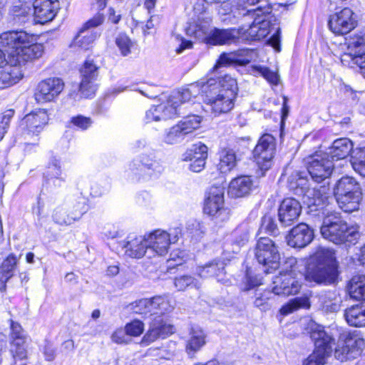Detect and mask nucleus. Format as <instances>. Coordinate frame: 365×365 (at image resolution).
<instances>
[{"label":"nucleus","instance_id":"obj_8","mask_svg":"<svg viewBox=\"0 0 365 365\" xmlns=\"http://www.w3.org/2000/svg\"><path fill=\"white\" fill-rule=\"evenodd\" d=\"M255 255L265 273H271L279 267L281 256L278 245L269 237H260L256 244Z\"/></svg>","mask_w":365,"mask_h":365},{"label":"nucleus","instance_id":"obj_2","mask_svg":"<svg viewBox=\"0 0 365 365\" xmlns=\"http://www.w3.org/2000/svg\"><path fill=\"white\" fill-rule=\"evenodd\" d=\"M246 6L242 9V15L257 16L248 29L241 27L237 34L245 40L259 41L265 38L270 32L271 23L261 19L260 14L267 15L272 12V6L267 0H247Z\"/></svg>","mask_w":365,"mask_h":365},{"label":"nucleus","instance_id":"obj_15","mask_svg":"<svg viewBox=\"0 0 365 365\" xmlns=\"http://www.w3.org/2000/svg\"><path fill=\"white\" fill-rule=\"evenodd\" d=\"M63 81L57 77L48 78L40 81L34 93L36 101L39 103L54 101L63 91Z\"/></svg>","mask_w":365,"mask_h":365},{"label":"nucleus","instance_id":"obj_49","mask_svg":"<svg viewBox=\"0 0 365 365\" xmlns=\"http://www.w3.org/2000/svg\"><path fill=\"white\" fill-rule=\"evenodd\" d=\"M174 285L178 291H185L187 287L199 289V281L190 275H180L174 279Z\"/></svg>","mask_w":365,"mask_h":365},{"label":"nucleus","instance_id":"obj_60","mask_svg":"<svg viewBox=\"0 0 365 365\" xmlns=\"http://www.w3.org/2000/svg\"><path fill=\"white\" fill-rule=\"evenodd\" d=\"M257 71L270 83L273 85H277L279 83V76L277 72H274L268 68L262 66L257 67Z\"/></svg>","mask_w":365,"mask_h":365},{"label":"nucleus","instance_id":"obj_48","mask_svg":"<svg viewBox=\"0 0 365 365\" xmlns=\"http://www.w3.org/2000/svg\"><path fill=\"white\" fill-rule=\"evenodd\" d=\"M217 84L219 85L220 92L228 96V93H232V96L236 98L237 92V84L236 80L230 75H225L219 81L215 79Z\"/></svg>","mask_w":365,"mask_h":365},{"label":"nucleus","instance_id":"obj_36","mask_svg":"<svg viewBox=\"0 0 365 365\" xmlns=\"http://www.w3.org/2000/svg\"><path fill=\"white\" fill-rule=\"evenodd\" d=\"M350 297L355 300H365V274L354 276L347 285Z\"/></svg>","mask_w":365,"mask_h":365},{"label":"nucleus","instance_id":"obj_7","mask_svg":"<svg viewBox=\"0 0 365 365\" xmlns=\"http://www.w3.org/2000/svg\"><path fill=\"white\" fill-rule=\"evenodd\" d=\"M219 88V85L214 78H210L206 83H202L203 101L210 106L212 113L216 115L230 111L234 107L235 99L232 93H228L227 96L220 92Z\"/></svg>","mask_w":365,"mask_h":365},{"label":"nucleus","instance_id":"obj_13","mask_svg":"<svg viewBox=\"0 0 365 365\" xmlns=\"http://www.w3.org/2000/svg\"><path fill=\"white\" fill-rule=\"evenodd\" d=\"M302 282L292 270L280 272L274 277L272 290L277 295H294L299 293Z\"/></svg>","mask_w":365,"mask_h":365},{"label":"nucleus","instance_id":"obj_35","mask_svg":"<svg viewBox=\"0 0 365 365\" xmlns=\"http://www.w3.org/2000/svg\"><path fill=\"white\" fill-rule=\"evenodd\" d=\"M19 65L12 66L0 71V88L11 86L18 83L24 76Z\"/></svg>","mask_w":365,"mask_h":365},{"label":"nucleus","instance_id":"obj_4","mask_svg":"<svg viewBox=\"0 0 365 365\" xmlns=\"http://www.w3.org/2000/svg\"><path fill=\"white\" fill-rule=\"evenodd\" d=\"M317 265L308 270L306 278L317 284H330L336 281L338 265L334 251L320 247L315 253Z\"/></svg>","mask_w":365,"mask_h":365},{"label":"nucleus","instance_id":"obj_31","mask_svg":"<svg viewBox=\"0 0 365 365\" xmlns=\"http://www.w3.org/2000/svg\"><path fill=\"white\" fill-rule=\"evenodd\" d=\"M252 186L253 181L250 176H239L230 182L228 193L232 197H242L250 193Z\"/></svg>","mask_w":365,"mask_h":365},{"label":"nucleus","instance_id":"obj_47","mask_svg":"<svg viewBox=\"0 0 365 365\" xmlns=\"http://www.w3.org/2000/svg\"><path fill=\"white\" fill-rule=\"evenodd\" d=\"M97 38V34L92 31L81 29L73 41V46L87 50Z\"/></svg>","mask_w":365,"mask_h":365},{"label":"nucleus","instance_id":"obj_55","mask_svg":"<svg viewBox=\"0 0 365 365\" xmlns=\"http://www.w3.org/2000/svg\"><path fill=\"white\" fill-rule=\"evenodd\" d=\"M260 230L272 235H276L278 233L277 225L270 215H264L262 217Z\"/></svg>","mask_w":365,"mask_h":365},{"label":"nucleus","instance_id":"obj_52","mask_svg":"<svg viewBox=\"0 0 365 365\" xmlns=\"http://www.w3.org/2000/svg\"><path fill=\"white\" fill-rule=\"evenodd\" d=\"M11 353L14 359H24L27 356L26 338H18L12 340Z\"/></svg>","mask_w":365,"mask_h":365},{"label":"nucleus","instance_id":"obj_23","mask_svg":"<svg viewBox=\"0 0 365 365\" xmlns=\"http://www.w3.org/2000/svg\"><path fill=\"white\" fill-rule=\"evenodd\" d=\"M58 9V0H35L33 3V11L36 22L43 24L53 20Z\"/></svg>","mask_w":365,"mask_h":365},{"label":"nucleus","instance_id":"obj_22","mask_svg":"<svg viewBox=\"0 0 365 365\" xmlns=\"http://www.w3.org/2000/svg\"><path fill=\"white\" fill-rule=\"evenodd\" d=\"M148 257H151L154 254L158 255H165L171 243L170 235L160 230H155L146 237Z\"/></svg>","mask_w":365,"mask_h":365},{"label":"nucleus","instance_id":"obj_38","mask_svg":"<svg viewBox=\"0 0 365 365\" xmlns=\"http://www.w3.org/2000/svg\"><path fill=\"white\" fill-rule=\"evenodd\" d=\"M310 306L309 296L306 294L289 300L281 307L279 312L282 315L287 316L299 309H308Z\"/></svg>","mask_w":365,"mask_h":365},{"label":"nucleus","instance_id":"obj_63","mask_svg":"<svg viewBox=\"0 0 365 365\" xmlns=\"http://www.w3.org/2000/svg\"><path fill=\"white\" fill-rule=\"evenodd\" d=\"M233 235L235 237L234 242L237 245V250H233V252H237L240 247L245 245L246 242L248 240V233L247 232H240L239 230H236Z\"/></svg>","mask_w":365,"mask_h":365},{"label":"nucleus","instance_id":"obj_42","mask_svg":"<svg viewBox=\"0 0 365 365\" xmlns=\"http://www.w3.org/2000/svg\"><path fill=\"white\" fill-rule=\"evenodd\" d=\"M18 259L14 254L9 255L2 262L0 267V281L6 283L12 277L14 270L17 264Z\"/></svg>","mask_w":365,"mask_h":365},{"label":"nucleus","instance_id":"obj_56","mask_svg":"<svg viewBox=\"0 0 365 365\" xmlns=\"http://www.w3.org/2000/svg\"><path fill=\"white\" fill-rule=\"evenodd\" d=\"M272 292L265 290L262 292L257 294L254 304L256 307L259 308L261 310L266 311L270 309L268 301L271 299Z\"/></svg>","mask_w":365,"mask_h":365},{"label":"nucleus","instance_id":"obj_20","mask_svg":"<svg viewBox=\"0 0 365 365\" xmlns=\"http://www.w3.org/2000/svg\"><path fill=\"white\" fill-rule=\"evenodd\" d=\"M174 332L173 326L167 324L160 317H155L150 324L149 328L143 336L140 344L147 346L158 339H163Z\"/></svg>","mask_w":365,"mask_h":365},{"label":"nucleus","instance_id":"obj_44","mask_svg":"<svg viewBox=\"0 0 365 365\" xmlns=\"http://www.w3.org/2000/svg\"><path fill=\"white\" fill-rule=\"evenodd\" d=\"M202 121L201 117L197 115H188L178 124L185 137L200 128Z\"/></svg>","mask_w":365,"mask_h":365},{"label":"nucleus","instance_id":"obj_43","mask_svg":"<svg viewBox=\"0 0 365 365\" xmlns=\"http://www.w3.org/2000/svg\"><path fill=\"white\" fill-rule=\"evenodd\" d=\"M350 163L353 169L365 177V148H356L351 153Z\"/></svg>","mask_w":365,"mask_h":365},{"label":"nucleus","instance_id":"obj_16","mask_svg":"<svg viewBox=\"0 0 365 365\" xmlns=\"http://www.w3.org/2000/svg\"><path fill=\"white\" fill-rule=\"evenodd\" d=\"M85 212V200L76 203L69 202L57 207L53 211V218L57 224L68 225L80 219Z\"/></svg>","mask_w":365,"mask_h":365},{"label":"nucleus","instance_id":"obj_34","mask_svg":"<svg viewBox=\"0 0 365 365\" xmlns=\"http://www.w3.org/2000/svg\"><path fill=\"white\" fill-rule=\"evenodd\" d=\"M347 323L352 327H365V304H360L347 308L344 312Z\"/></svg>","mask_w":365,"mask_h":365},{"label":"nucleus","instance_id":"obj_61","mask_svg":"<svg viewBox=\"0 0 365 365\" xmlns=\"http://www.w3.org/2000/svg\"><path fill=\"white\" fill-rule=\"evenodd\" d=\"M71 123L76 127L85 130L91 126L92 121L90 118L78 115L72 118Z\"/></svg>","mask_w":365,"mask_h":365},{"label":"nucleus","instance_id":"obj_27","mask_svg":"<svg viewBox=\"0 0 365 365\" xmlns=\"http://www.w3.org/2000/svg\"><path fill=\"white\" fill-rule=\"evenodd\" d=\"M211 21L210 16L205 13V9L202 7V11L197 20L193 24H190L187 28V34L207 43L210 34L212 31L210 29Z\"/></svg>","mask_w":365,"mask_h":365},{"label":"nucleus","instance_id":"obj_33","mask_svg":"<svg viewBox=\"0 0 365 365\" xmlns=\"http://www.w3.org/2000/svg\"><path fill=\"white\" fill-rule=\"evenodd\" d=\"M190 337L187 341L186 351L191 357L206 344L205 334L200 327H192L190 332Z\"/></svg>","mask_w":365,"mask_h":365},{"label":"nucleus","instance_id":"obj_59","mask_svg":"<svg viewBox=\"0 0 365 365\" xmlns=\"http://www.w3.org/2000/svg\"><path fill=\"white\" fill-rule=\"evenodd\" d=\"M125 330L128 335L138 336L143 332L144 324L140 320H133L126 324Z\"/></svg>","mask_w":365,"mask_h":365},{"label":"nucleus","instance_id":"obj_19","mask_svg":"<svg viewBox=\"0 0 365 365\" xmlns=\"http://www.w3.org/2000/svg\"><path fill=\"white\" fill-rule=\"evenodd\" d=\"M202 93V83H192L187 88H182L180 91L173 93L169 98L170 101L177 110H180L178 115L183 113L182 110L190 105H194L195 99L197 96Z\"/></svg>","mask_w":365,"mask_h":365},{"label":"nucleus","instance_id":"obj_6","mask_svg":"<svg viewBox=\"0 0 365 365\" xmlns=\"http://www.w3.org/2000/svg\"><path fill=\"white\" fill-rule=\"evenodd\" d=\"M310 337L314 341L315 349L309 357L304 360L303 365H320L325 362L332 352L334 339L329 336L324 328L312 323Z\"/></svg>","mask_w":365,"mask_h":365},{"label":"nucleus","instance_id":"obj_26","mask_svg":"<svg viewBox=\"0 0 365 365\" xmlns=\"http://www.w3.org/2000/svg\"><path fill=\"white\" fill-rule=\"evenodd\" d=\"M313 237V230L307 224L300 223L290 230L287 240L290 247L302 248L308 245Z\"/></svg>","mask_w":365,"mask_h":365},{"label":"nucleus","instance_id":"obj_64","mask_svg":"<svg viewBox=\"0 0 365 365\" xmlns=\"http://www.w3.org/2000/svg\"><path fill=\"white\" fill-rule=\"evenodd\" d=\"M175 38L180 43L179 46L176 48L177 53H182L185 49H190L192 48V41L185 40L179 35H176Z\"/></svg>","mask_w":365,"mask_h":365},{"label":"nucleus","instance_id":"obj_10","mask_svg":"<svg viewBox=\"0 0 365 365\" xmlns=\"http://www.w3.org/2000/svg\"><path fill=\"white\" fill-rule=\"evenodd\" d=\"M128 171L133 181L147 182L160 173V166L149 156L141 155L129 163Z\"/></svg>","mask_w":365,"mask_h":365},{"label":"nucleus","instance_id":"obj_62","mask_svg":"<svg viewBox=\"0 0 365 365\" xmlns=\"http://www.w3.org/2000/svg\"><path fill=\"white\" fill-rule=\"evenodd\" d=\"M103 16L101 14H97L92 19L88 20L83 26L81 29L87 31L91 28H95L101 25L103 22Z\"/></svg>","mask_w":365,"mask_h":365},{"label":"nucleus","instance_id":"obj_46","mask_svg":"<svg viewBox=\"0 0 365 365\" xmlns=\"http://www.w3.org/2000/svg\"><path fill=\"white\" fill-rule=\"evenodd\" d=\"M152 300L153 314H163L174 309L172 301L167 296H156Z\"/></svg>","mask_w":365,"mask_h":365},{"label":"nucleus","instance_id":"obj_18","mask_svg":"<svg viewBox=\"0 0 365 365\" xmlns=\"http://www.w3.org/2000/svg\"><path fill=\"white\" fill-rule=\"evenodd\" d=\"M98 68L94 60L88 58L85 61L80 69L81 81L79 91L84 98H90L95 93L96 88L93 82L98 76Z\"/></svg>","mask_w":365,"mask_h":365},{"label":"nucleus","instance_id":"obj_24","mask_svg":"<svg viewBox=\"0 0 365 365\" xmlns=\"http://www.w3.org/2000/svg\"><path fill=\"white\" fill-rule=\"evenodd\" d=\"M302 206L298 200L292 197L285 198L278 209L279 220L284 226H290L299 217Z\"/></svg>","mask_w":365,"mask_h":365},{"label":"nucleus","instance_id":"obj_28","mask_svg":"<svg viewBox=\"0 0 365 365\" xmlns=\"http://www.w3.org/2000/svg\"><path fill=\"white\" fill-rule=\"evenodd\" d=\"M123 247L125 255L132 258L139 259L145 255L148 257L146 236L130 235Z\"/></svg>","mask_w":365,"mask_h":365},{"label":"nucleus","instance_id":"obj_51","mask_svg":"<svg viewBox=\"0 0 365 365\" xmlns=\"http://www.w3.org/2000/svg\"><path fill=\"white\" fill-rule=\"evenodd\" d=\"M130 309L139 314H153L152 298L137 300L130 304Z\"/></svg>","mask_w":365,"mask_h":365},{"label":"nucleus","instance_id":"obj_9","mask_svg":"<svg viewBox=\"0 0 365 365\" xmlns=\"http://www.w3.org/2000/svg\"><path fill=\"white\" fill-rule=\"evenodd\" d=\"M203 210L216 222H222L230 218V210L225 207L224 189L222 187L212 186L210 188Z\"/></svg>","mask_w":365,"mask_h":365},{"label":"nucleus","instance_id":"obj_11","mask_svg":"<svg viewBox=\"0 0 365 365\" xmlns=\"http://www.w3.org/2000/svg\"><path fill=\"white\" fill-rule=\"evenodd\" d=\"M276 151V139L270 134H264L259 139L253 150V157L262 171L268 170L272 165Z\"/></svg>","mask_w":365,"mask_h":365},{"label":"nucleus","instance_id":"obj_29","mask_svg":"<svg viewBox=\"0 0 365 365\" xmlns=\"http://www.w3.org/2000/svg\"><path fill=\"white\" fill-rule=\"evenodd\" d=\"M354 145L352 141L346 138H341L335 140L331 146L329 148L328 155L331 160H339L346 158L349 155H351L354 150Z\"/></svg>","mask_w":365,"mask_h":365},{"label":"nucleus","instance_id":"obj_17","mask_svg":"<svg viewBox=\"0 0 365 365\" xmlns=\"http://www.w3.org/2000/svg\"><path fill=\"white\" fill-rule=\"evenodd\" d=\"M334 163L326 153L316 154L310 158L307 170L312 178L320 182L330 177L334 170Z\"/></svg>","mask_w":365,"mask_h":365},{"label":"nucleus","instance_id":"obj_40","mask_svg":"<svg viewBox=\"0 0 365 365\" xmlns=\"http://www.w3.org/2000/svg\"><path fill=\"white\" fill-rule=\"evenodd\" d=\"M62 171L60 161L56 158H53L48 166L47 182L52 184L54 187H61L64 178L61 177Z\"/></svg>","mask_w":365,"mask_h":365},{"label":"nucleus","instance_id":"obj_57","mask_svg":"<svg viewBox=\"0 0 365 365\" xmlns=\"http://www.w3.org/2000/svg\"><path fill=\"white\" fill-rule=\"evenodd\" d=\"M185 138V137L184 136L182 132L181 131L178 124H177L173 126L167 133L165 138V140L167 143L174 144L180 141Z\"/></svg>","mask_w":365,"mask_h":365},{"label":"nucleus","instance_id":"obj_53","mask_svg":"<svg viewBox=\"0 0 365 365\" xmlns=\"http://www.w3.org/2000/svg\"><path fill=\"white\" fill-rule=\"evenodd\" d=\"M342 300L335 294H330L322 302V308L327 312H337L341 306Z\"/></svg>","mask_w":365,"mask_h":365},{"label":"nucleus","instance_id":"obj_41","mask_svg":"<svg viewBox=\"0 0 365 365\" xmlns=\"http://www.w3.org/2000/svg\"><path fill=\"white\" fill-rule=\"evenodd\" d=\"M236 165V155L231 149H223L220 153L218 169L222 173L231 171Z\"/></svg>","mask_w":365,"mask_h":365},{"label":"nucleus","instance_id":"obj_12","mask_svg":"<svg viewBox=\"0 0 365 365\" xmlns=\"http://www.w3.org/2000/svg\"><path fill=\"white\" fill-rule=\"evenodd\" d=\"M365 347V341L357 335L348 334L340 338L335 348L334 356L341 361L359 356Z\"/></svg>","mask_w":365,"mask_h":365},{"label":"nucleus","instance_id":"obj_50","mask_svg":"<svg viewBox=\"0 0 365 365\" xmlns=\"http://www.w3.org/2000/svg\"><path fill=\"white\" fill-rule=\"evenodd\" d=\"M240 63V64H247L250 62L249 58L239 59L237 58V53H222L220 55L217 62L214 66L213 69L217 71L218 68L224 66H229L233 63Z\"/></svg>","mask_w":365,"mask_h":365},{"label":"nucleus","instance_id":"obj_39","mask_svg":"<svg viewBox=\"0 0 365 365\" xmlns=\"http://www.w3.org/2000/svg\"><path fill=\"white\" fill-rule=\"evenodd\" d=\"M307 185L308 180L299 171L292 173L287 178V187L298 195H303L307 188Z\"/></svg>","mask_w":365,"mask_h":365},{"label":"nucleus","instance_id":"obj_21","mask_svg":"<svg viewBox=\"0 0 365 365\" xmlns=\"http://www.w3.org/2000/svg\"><path fill=\"white\" fill-rule=\"evenodd\" d=\"M48 121V115L44 109H38L27 114L21 120L20 127L28 135H38Z\"/></svg>","mask_w":365,"mask_h":365},{"label":"nucleus","instance_id":"obj_14","mask_svg":"<svg viewBox=\"0 0 365 365\" xmlns=\"http://www.w3.org/2000/svg\"><path fill=\"white\" fill-rule=\"evenodd\" d=\"M357 24L353 11L344 8L330 15L328 26L336 35H344L353 30Z\"/></svg>","mask_w":365,"mask_h":365},{"label":"nucleus","instance_id":"obj_58","mask_svg":"<svg viewBox=\"0 0 365 365\" xmlns=\"http://www.w3.org/2000/svg\"><path fill=\"white\" fill-rule=\"evenodd\" d=\"M346 58H350L359 68L360 73L365 78V53L361 54H344L341 61H346Z\"/></svg>","mask_w":365,"mask_h":365},{"label":"nucleus","instance_id":"obj_3","mask_svg":"<svg viewBox=\"0 0 365 365\" xmlns=\"http://www.w3.org/2000/svg\"><path fill=\"white\" fill-rule=\"evenodd\" d=\"M323 224L321 227L322 235L335 244L345 242H353L358 237V232L353 227H349L346 222L341 220L340 214L325 208Z\"/></svg>","mask_w":365,"mask_h":365},{"label":"nucleus","instance_id":"obj_1","mask_svg":"<svg viewBox=\"0 0 365 365\" xmlns=\"http://www.w3.org/2000/svg\"><path fill=\"white\" fill-rule=\"evenodd\" d=\"M31 39L24 31H6L0 35V46L4 49L7 64L24 65L42 56L43 45L29 44Z\"/></svg>","mask_w":365,"mask_h":365},{"label":"nucleus","instance_id":"obj_54","mask_svg":"<svg viewBox=\"0 0 365 365\" xmlns=\"http://www.w3.org/2000/svg\"><path fill=\"white\" fill-rule=\"evenodd\" d=\"M115 44L118 46L120 53L126 56L131 52V48L133 46V42L125 34H120L115 38Z\"/></svg>","mask_w":365,"mask_h":365},{"label":"nucleus","instance_id":"obj_5","mask_svg":"<svg viewBox=\"0 0 365 365\" xmlns=\"http://www.w3.org/2000/svg\"><path fill=\"white\" fill-rule=\"evenodd\" d=\"M334 195L339 207L345 212L357 210L362 199L359 182L348 175L337 180L334 187Z\"/></svg>","mask_w":365,"mask_h":365},{"label":"nucleus","instance_id":"obj_45","mask_svg":"<svg viewBox=\"0 0 365 365\" xmlns=\"http://www.w3.org/2000/svg\"><path fill=\"white\" fill-rule=\"evenodd\" d=\"M207 158V147L202 143L194 144L183 155V160L185 161L202 159L205 160Z\"/></svg>","mask_w":365,"mask_h":365},{"label":"nucleus","instance_id":"obj_30","mask_svg":"<svg viewBox=\"0 0 365 365\" xmlns=\"http://www.w3.org/2000/svg\"><path fill=\"white\" fill-rule=\"evenodd\" d=\"M303 195L307 198V203L309 207L323 206L327 204L329 197V187L325 185H318L309 189L307 185Z\"/></svg>","mask_w":365,"mask_h":365},{"label":"nucleus","instance_id":"obj_32","mask_svg":"<svg viewBox=\"0 0 365 365\" xmlns=\"http://www.w3.org/2000/svg\"><path fill=\"white\" fill-rule=\"evenodd\" d=\"M225 264L220 259H214L197 269V274L202 278L215 277L221 281L222 276L225 274Z\"/></svg>","mask_w":365,"mask_h":365},{"label":"nucleus","instance_id":"obj_37","mask_svg":"<svg viewBox=\"0 0 365 365\" xmlns=\"http://www.w3.org/2000/svg\"><path fill=\"white\" fill-rule=\"evenodd\" d=\"M236 38L235 30L234 29H212L207 40V44L222 45L230 43Z\"/></svg>","mask_w":365,"mask_h":365},{"label":"nucleus","instance_id":"obj_25","mask_svg":"<svg viewBox=\"0 0 365 365\" xmlns=\"http://www.w3.org/2000/svg\"><path fill=\"white\" fill-rule=\"evenodd\" d=\"M177 107H175L168 99L167 102L153 106L145 112V122H158L166 120L178 115Z\"/></svg>","mask_w":365,"mask_h":365}]
</instances>
